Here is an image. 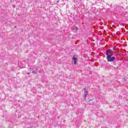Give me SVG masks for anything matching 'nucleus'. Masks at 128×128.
I'll return each mask as SVG.
<instances>
[{
    "label": "nucleus",
    "instance_id": "obj_1",
    "mask_svg": "<svg viewBox=\"0 0 128 128\" xmlns=\"http://www.w3.org/2000/svg\"><path fill=\"white\" fill-rule=\"evenodd\" d=\"M106 60L109 62H112L116 60V57L114 56V52L110 50H106Z\"/></svg>",
    "mask_w": 128,
    "mask_h": 128
},
{
    "label": "nucleus",
    "instance_id": "obj_2",
    "mask_svg": "<svg viewBox=\"0 0 128 128\" xmlns=\"http://www.w3.org/2000/svg\"><path fill=\"white\" fill-rule=\"evenodd\" d=\"M72 60L74 62V64H76V62H78V58H76V56H74L72 58Z\"/></svg>",
    "mask_w": 128,
    "mask_h": 128
},
{
    "label": "nucleus",
    "instance_id": "obj_3",
    "mask_svg": "<svg viewBox=\"0 0 128 128\" xmlns=\"http://www.w3.org/2000/svg\"><path fill=\"white\" fill-rule=\"evenodd\" d=\"M24 62H20L18 64L19 66L21 68H26V66L24 65Z\"/></svg>",
    "mask_w": 128,
    "mask_h": 128
},
{
    "label": "nucleus",
    "instance_id": "obj_4",
    "mask_svg": "<svg viewBox=\"0 0 128 128\" xmlns=\"http://www.w3.org/2000/svg\"><path fill=\"white\" fill-rule=\"evenodd\" d=\"M84 90H85L84 92V94L85 96V98H86V96H88V90H86V88H84Z\"/></svg>",
    "mask_w": 128,
    "mask_h": 128
},
{
    "label": "nucleus",
    "instance_id": "obj_5",
    "mask_svg": "<svg viewBox=\"0 0 128 128\" xmlns=\"http://www.w3.org/2000/svg\"><path fill=\"white\" fill-rule=\"evenodd\" d=\"M57 2H60V0L57 1Z\"/></svg>",
    "mask_w": 128,
    "mask_h": 128
},
{
    "label": "nucleus",
    "instance_id": "obj_6",
    "mask_svg": "<svg viewBox=\"0 0 128 128\" xmlns=\"http://www.w3.org/2000/svg\"><path fill=\"white\" fill-rule=\"evenodd\" d=\"M76 30H78V28H76Z\"/></svg>",
    "mask_w": 128,
    "mask_h": 128
},
{
    "label": "nucleus",
    "instance_id": "obj_7",
    "mask_svg": "<svg viewBox=\"0 0 128 128\" xmlns=\"http://www.w3.org/2000/svg\"><path fill=\"white\" fill-rule=\"evenodd\" d=\"M30 74V72H28V74Z\"/></svg>",
    "mask_w": 128,
    "mask_h": 128
}]
</instances>
